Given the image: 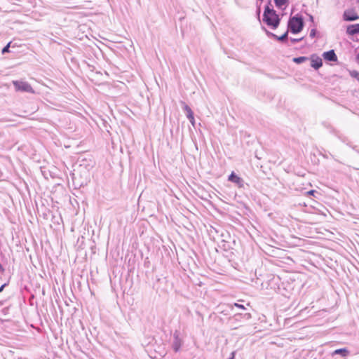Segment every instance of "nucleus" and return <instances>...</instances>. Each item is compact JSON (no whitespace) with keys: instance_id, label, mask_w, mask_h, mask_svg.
Here are the masks:
<instances>
[{"instance_id":"nucleus-1","label":"nucleus","mask_w":359,"mask_h":359,"mask_svg":"<svg viewBox=\"0 0 359 359\" xmlns=\"http://www.w3.org/2000/svg\"><path fill=\"white\" fill-rule=\"evenodd\" d=\"M270 2L265 6L263 21L272 29H276L280 22V18L273 8L269 7Z\"/></svg>"},{"instance_id":"nucleus-2","label":"nucleus","mask_w":359,"mask_h":359,"mask_svg":"<svg viewBox=\"0 0 359 359\" xmlns=\"http://www.w3.org/2000/svg\"><path fill=\"white\" fill-rule=\"evenodd\" d=\"M304 27V18L302 15L297 14L290 18L287 22V28L291 33L296 34L299 33Z\"/></svg>"},{"instance_id":"nucleus-3","label":"nucleus","mask_w":359,"mask_h":359,"mask_svg":"<svg viewBox=\"0 0 359 359\" xmlns=\"http://www.w3.org/2000/svg\"><path fill=\"white\" fill-rule=\"evenodd\" d=\"M13 85L15 87V89L16 91L30 93H35L34 89L31 86V85L26 81H13Z\"/></svg>"},{"instance_id":"nucleus-4","label":"nucleus","mask_w":359,"mask_h":359,"mask_svg":"<svg viewBox=\"0 0 359 359\" xmlns=\"http://www.w3.org/2000/svg\"><path fill=\"white\" fill-rule=\"evenodd\" d=\"M172 337L173 340L172 342V348L175 353H177L180 350L181 346L183 344V339L180 337V332L178 330L175 331Z\"/></svg>"},{"instance_id":"nucleus-5","label":"nucleus","mask_w":359,"mask_h":359,"mask_svg":"<svg viewBox=\"0 0 359 359\" xmlns=\"http://www.w3.org/2000/svg\"><path fill=\"white\" fill-rule=\"evenodd\" d=\"M343 20L347 22L355 21L359 20V15L353 9H348L343 13Z\"/></svg>"},{"instance_id":"nucleus-6","label":"nucleus","mask_w":359,"mask_h":359,"mask_svg":"<svg viewBox=\"0 0 359 359\" xmlns=\"http://www.w3.org/2000/svg\"><path fill=\"white\" fill-rule=\"evenodd\" d=\"M181 105L183 110L186 112V116L189 120L191 125L195 127V119L194 116V112L183 101H181Z\"/></svg>"},{"instance_id":"nucleus-7","label":"nucleus","mask_w":359,"mask_h":359,"mask_svg":"<svg viewBox=\"0 0 359 359\" xmlns=\"http://www.w3.org/2000/svg\"><path fill=\"white\" fill-rule=\"evenodd\" d=\"M228 180L232 183L236 184L239 188H243L245 184L244 180L238 176L234 172H232L230 174Z\"/></svg>"},{"instance_id":"nucleus-8","label":"nucleus","mask_w":359,"mask_h":359,"mask_svg":"<svg viewBox=\"0 0 359 359\" xmlns=\"http://www.w3.org/2000/svg\"><path fill=\"white\" fill-rule=\"evenodd\" d=\"M323 57L324 60L330 62H336L337 61V56L334 50H330L328 51L324 52L323 54Z\"/></svg>"},{"instance_id":"nucleus-9","label":"nucleus","mask_w":359,"mask_h":359,"mask_svg":"<svg viewBox=\"0 0 359 359\" xmlns=\"http://www.w3.org/2000/svg\"><path fill=\"white\" fill-rule=\"evenodd\" d=\"M311 66L318 70L323 65V60L320 57L313 55L311 57Z\"/></svg>"},{"instance_id":"nucleus-10","label":"nucleus","mask_w":359,"mask_h":359,"mask_svg":"<svg viewBox=\"0 0 359 359\" xmlns=\"http://www.w3.org/2000/svg\"><path fill=\"white\" fill-rule=\"evenodd\" d=\"M349 354L350 351L346 348L336 349L332 353V356L339 355L344 359H346L349 355Z\"/></svg>"},{"instance_id":"nucleus-11","label":"nucleus","mask_w":359,"mask_h":359,"mask_svg":"<svg viewBox=\"0 0 359 359\" xmlns=\"http://www.w3.org/2000/svg\"><path fill=\"white\" fill-rule=\"evenodd\" d=\"M346 33L348 35H355L359 34V23L358 24H353L347 26Z\"/></svg>"},{"instance_id":"nucleus-12","label":"nucleus","mask_w":359,"mask_h":359,"mask_svg":"<svg viewBox=\"0 0 359 359\" xmlns=\"http://www.w3.org/2000/svg\"><path fill=\"white\" fill-rule=\"evenodd\" d=\"M276 6L279 9H285L290 3V0H273Z\"/></svg>"},{"instance_id":"nucleus-13","label":"nucleus","mask_w":359,"mask_h":359,"mask_svg":"<svg viewBox=\"0 0 359 359\" xmlns=\"http://www.w3.org/2000/svg\"><path fill=\"white\" fill-rule=\"evenodd\" d=\"M272 37L277 39L280 42H286L288 39V31L285 32L283 35L278 36L276 34H272Z\"/></svg>"},{"instance_id":"nucleus-14","label":"nucleus","mask_w":359,"mask_h":359,"mask_svg":"<svg viewBox=\"0 0 359 359\" xmlns=\"http://www.w3.org/2000/svg\"><path fill=\"white\" fill-rule=\"evenodd\" d=\"M306 60H308V57L305 56H300L293 58V62L296 64H302Z\"/></svg>"},{"instance_id":"nucleus-15","label":"nucleus","mask_w":359,"mask_h":359,"mask_svg":"<svg viewBox=\"0 0 359 359\" xmlns=\"http://www.w3.org/2000/svg\"><path fill=\"white\" fill-rule=\"evenodd\" d=\"M350 76L359 81V72L356 70L350 71Z\"/></svg>"},{"instance_id":"nucleus-16","label":"nucleus","mask_w":359,"mask_h":359,"mask_svg":"<svg viewBox=\"0 0 359 359\" xmlns=\"http://www.w3.org/2000/svg\"><path fill=\"white\" fill-rule=\"evenodd\" d=\"M11 42H9L6 46H4L1 50L2 54H5L6 53H8L10 51V47H11Z\"/></svg>"},{"instance_id":"nucleus-17","label":"nucleus","mask_w":359,"mask_h":359,"mask_svg":"<svg viewBox=\"0 0 359 359\" xmlns=\"http://www.w3.org/2000/svg\"><path fill=\"white\" fill-rule=\"evenodd\" d=\"M316 34H317L316 29V28H313V29H311L309 36L311 38H314L316 36Z\"/></svg>"},{"instance_id":"nucleus-18","label":"nucleus","mask_w":359,"mask_h":359,"mask_svg":"<svg viewBox=\"0 0 359 359\" xmlns=\"http://www.w3.org/2000/svg\"><path fill=\"white\" fill-rule=\"evenodd\" d=\"M303 39V38H299V39H294V38H291L290 39V41L292 43H296L297 42H299L300 41H302Z\"/></svg>"},{"instance_id":"nucleus-19","label":"nucleus","mask_w":359,"mask_h":359,"mask_svg":"<svg viewBox=\"0 0 359 359\" xmlns=\"http://www.w3.org/2000/svg\"><path fill=\"white\" fill-rule=\"evenodd\" d=\"M234 306L238 308V309H245V306L243 305V304H238V303H235L234 304Z\"/></svg>"},{"instance_id":"nucleus-20","label":"nucleus","mask_w":359,"mask_h":359,"mask_svg":"<svg viewBox=\"0 0 359 359\" xmlns=\"http://www.w3.org/2000/svg\"><path fill=\"white\" fill-rule=\"evenodd\" d=\"M6 285H8V283H4L0 287V292L3 291V290Z\"/></svg>"},{"instance_id":"nucleus-21","label":"nucleus","mask_w":359,"mask_h":359,"mask_svg":"<svg viewBox=\"0 0 359 359\" xmlns=\"http://www.w3.org/2000/svg\"><path fill=\"white\" fill-rule=\"evenodd\" d=\"M309 20L311 22H314V18H313V16L311 15H309Z\"/></svg>"},{"instance_id":"nucleus-22","label":"nucleus","mask_w":359,"mask_h":359,"mask_svg":"<svg viewBox=\"0 0 359 359\" xmlns=\"http://www.w3.org/2000/svg\"><path fill=\"white\" fill-rule=\"evenodd\" d=\"M4 271H5V269H4L1 264L0 263V271L3 273V272H4Z\"/></svg>"},{"instance_id":"nucleus-23","label":"nucleus","mask_w":359,"mask_h":359,"mask_svg":"<svg viewBox=\"0 0 359 359\" xmlns=\"http://www.w3.org/2000/svg\"><path fill=\"white\" fill-rule=\"evenodd\" d=\"M315 191H314V190H311V191H309L308 192V194H309V195H313V194L315 193Z\"/></svg>"},{"instance_id":"nucleus-24","label":"nucleus","mask_w":359,"mask_h":359,"mask_svg":"<svg viewBox=\"0 0 359 359\" xmlns=\"http://www.w3.org/2000/svg\"><path fill=\"white\" fill-rule=\"evenodd\" d=\"M266 34H268V36H272V34H273V33H271L269 31H266Z\"/></svg>"},{"instance_id":"nucleus-25","label":"nucleus","mask_w":359,"mask_h":359,"mask_svg":"<svg viewBox=\"0 0 359 359\" xmlns=\"http://www.w3.org/2000/svg\"><path fill=\"white\" fill-rule=\"evenodd\" d=\"M357 62L359 64V53L356 55Z\"/></svg>"},{"instance_id":"nucleus-26","label":"nucleus","mask_w":359,"mask_h":359,"mask_svg":"<svg viewBox=\"0 0 359 359\" xmlns=\"http://www.w3.org/2000/svg\"><path fill=\"white\" fill-rule=\"evenodd\" d=\"M358 1H359V0H358Z\"/></svg>"}]
</instances>
